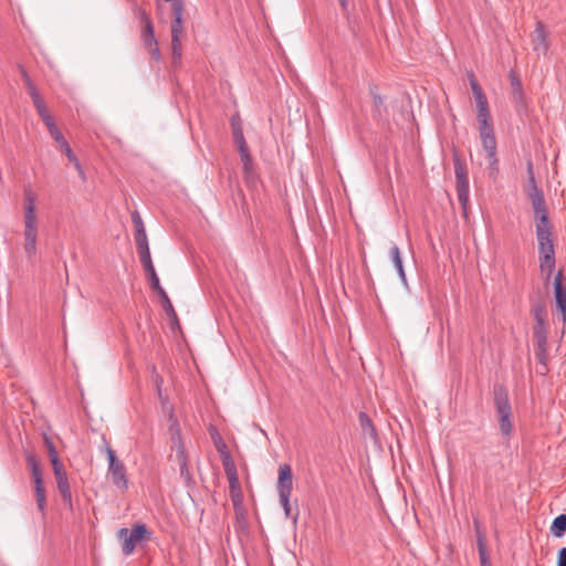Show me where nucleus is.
<instances>
[{
	"mask_svg": "<svg viewBox=\"0 0 566 566\" xmlns=\"http://www.w3.org/2000/svg\"><path fill=\"white\" fill-rule=\"evenodd\" d=\"M132 219L135 227V241L140 263L143 264L146 274L156 272L151 261L148 239L143 220L137 212L132 216Z\"/></svg>",
	"mask_w": 566,
	"mask_h": 566,
	"instance_id": "obj_1",
	"label": "nucleus"
},
{
	"mask_svg": "<svg viewBox=\"0 0 566 566\" xmlns=\"http://www.w3.org/2000/svg\"><path fill=\"white\" fill-rule=\"evenodd\" d=\"M452 160L454 166L458 200L462 206L463 210H465L469 201V177L467 164L461 158L459 151L455 149H453L452 151Z\"/></svg>",
	"mask_w": 566,
	"mask_h": 566,
	"instance_id": "obj_2",
	"label": "nucleus"
},
{
	"mask_svg": "<svg viewBox=\"0 0 566 566\" xmlns=\"http://www.w3.org/2000/svg\"><path fill=\"white\" fill-rule=\"evenodd\" d=\"M151 533L148 531L145 524H136L130 530L120 528L117 533L118 538L123 542L122 552L128 556L133 554L137 544L144 539L148 541Z\"/></svg>",
	"mask_w": 566,
	"mask_h": 566,
	"instance_id": "obj_3",
	"label": "nucleus"
},
{
	"mask_svg": "<svg viewBox=\"0 0 566 566\" xmlns=\"http://www.w3.org/2000/svg\"><path fill=\"white\" fill-rule=\"evenodd\" d=\"M494 406L501 433L507 437L513 430V424L511 421L512 406L506 391H495Z\"/></svg>",
	"mask_w": 566,
	"mask_h": 566,
	"instance_id": "obj_4",
	"label": "nucleus"
},
{
	"mask_svg": "<svg viewBox=\"0 0 566 566\" xmlns=\"http://www.w3.org/2000/svg\"><path fill=\"white\" fill-rule=\"evenodd\" d=\"M106 454L108 460L107 473L113 484L122 492H126L129 488V480L125 464L118 460L115 451L111 447L106 448Z\"/></svg>",
	"mask_w": 566,
	"mask_h": 566,
	"instance_id": "obj_5",
	"label": "nucleus"
},
{
	"mask_svg": "<svg viewBox=\"0 0 566 566\" xmlns=\"http://www.w3.org/2000/svg\"><path fill=\"white\" fill-rule=\"evenodd\" d=\"M555 298V315L563 325L566 324V275L563 269H559L554 276L553 282Z\"/></svg>",
	"mask_w": 566,
	"mask_h": 566,
	"instance_id": "obj_6",
	"label": "nucleus"
},
{
	"mask_svg": "<svg viewBox=\"0 0 566 566\" xmlns=\"http://www.w3.org/2000/svg\"><path fill=\"white\" fill-rule=\"evenodd\" d=\"M27 464L31 471V475L34 482V490H35V499L38 509L41 513H44L45 505H46V499H45V489L43 484L42 479V471L41 465L33 454H27Z\"/></svg>",
	"mask_w": 566,
	"mask_h": 566,
	"instance_id": "obj_7",
	"label": "nucleus"
},
{
	"mask_svg": "<svg viewBox=\"0 0 566 566\" xmlns=\"http://www.w3.org/2000/svg\"><path fill=\"white\" fill-rule=\"evenodd\" d=\"M52 468L61 497L63 502L69 505L70 510H72V491L64 465L63 463H59L56 465H52Z\"/></svg>",
	"mask_w": 566,
	"mask_h": 566,
	"instance_id": "obj_8",
	"label": "nucleus"
},
{
	"mask_svg": "<svg viewBox=\"0 0 566 566\" xmlns=\"http://www.w3.org/2000/svg\"><path fill=\"white\" fill-rule=\"evenodd\" d=\"M21 76L23 78L24 86H25L41 119L44 118L45 116H50L51 114L49 113L43 98L41 97L40 93L38 92L35 85L32 82L31 77L29 76L28 72L23 67H21Z\"/></svg>",
	"mask_w": 566,
	"mask_h": 566,
	"instance_id": "obj_9",
	"label": "nucleus"
},
{
	"mask_svg": "<svg viewBox=\"0 0 566 566\" xmlns=\"http://www.w3.org/2000/svg\"><path fill=\"white\" fill-rule=\"evenodd\" d=\"M224 473L229 482L230 496L234 505L242 502V490L239 481L238 470L235 463L223 467Z\"/></svg>",
	"mask_w": 566,
	"mask_h": 566,
	"instance_id": "obj_10",
	"label": "nucleus"
},
{
	"mask_svg": "<svg viewBox=\"0 0 566 566\" xmlns=\"http://www.w3.org/2000/svg\"><path fill=\"white\" fill-rule=\"evenodd\" d=\"M277 494L292 495L293 491V473L290 464L284 463L279 467V478L276 483Z\"/></svg>",
	"mask_w": 566,
	"mask_h": 566,
	"instance_id": "obj_11",
	"label": "nucleus"
},
{
	"mask_svg": "<svg viewBox=\"0 0 566 566\" xmlns=\"http://www.w3.org/2000/svg\"><path fill=\"white\" fill-rule=\"evenodd\" d=\"M209 433H210L211 440L220 455L222 467L233 464L234 461L232 459V455L227 447V443L224 442L223 438L219 433L218 429L211 424L209 427Z\"/></svg>",
	"mask_w": 566,
	"mask_h": 566,
	"instance_id": "obj_12",
	"label": "nucleus"
},
{
	"mask_svg": "<svg viewBox=\"0 0 566 566\" xmlns=\"http://www.w3.org/2000/svg\"><path fill=\"white\" fill-rule=\"evenodd\" d=\"M548 33L545 29L543 22L538 21L536 23L535 30L532 33V46L534 52L537 54H546L549 49V43L547 40Z\"/></svg>",
	"mask_w": 566,
	"mask_h": 566,
	"instance_id": "obj_13",
	"label": "nucleus"
},
{
	"mask_svg": "<svg viewBox=\"0 0 566 566\" xmlns=\"http://www.w3.org/2000/svg\"><path fill=\"white\" fill-rule=\"evenodd\" d=\"M36 221H24V251L29 258L36 252Z\"/></svg>",
	"mask_w": 566,
	"mask_h": 566,
	"instance_id": "obj_14",
	"label": "nucleus"
},
{
	"mask_svg": "<svg viewBox=\"0 0 566 566\" xmlns=\"http://www.w3.org/2000/svg\"><path fill=\"white\" fill-rule=\"evenodd\" d=\"M533 342L536 345V355L542 361L547 355V328L546 325L533 326Z\"/></svg>",
	"mask_w": 566,
	"mask_h": 566,
	"instance_id": "obj_15",
	"label": "nucleus"
},
{
	"mask_svg": "<svg viewBox=\"0 0 566 566\" xmlns=\"http://www.w3.org/2000/svg\"><path fill=\"white\" fill-rule=\"evenodd\" d=\"M358 422H359V427L361 429L363 437L365 439L368 438L371 441L377 442L378 441L377 430L375 428L373 420L369 418V416L366 412L360 411L358 413Z\"/></svg>",
	"mask_w": 566,
	"mask_h": 566,
	"instance_id": "obj_16",
	"label": "nucleus"
},
{
	"mask_svg": "<svg viewBox=\"0 0 566 566\" xmlns=\"http://www.w3.org/2000/svg\"><path fill=\"white\" fill-rule=\"evenodd\" d=\"M158 396H159V400L163 406V410L168 416L170 432H175L179 436L180 430H179L178 419L174 412L172 406L169 403L168 396L166 394H164L163 391H158Z\"/></svg>",
	"mask_w": 566,
	"mask_h": 566,
	"instance_id": "obj_17",
	"label": "nucleus"
},
{
	"mask_svg": "<svg viewBox=\"0 0 566 566\" xmlns=\"http://www.w3.org/2000/svg\"><path fill=\"white\" fill-rule=\"evenodd\" d=\"M177 461L180 468L181 478L184 479L185 483L190 486L193 483V478L189 470L188 457L182 443L177 450Z\"/></svg>",
	"mask_w": 566,
	"mask_h": 566,
	"instance_id": "obj_18",
	"label": "nucleus"
},
{
	"mask_svg": "<svg viewBox=\"0 0 566 566\" xmlns=\"http://www.w3.org/2000/svg\"><path fill=\"white\" fill-rule=\"evenodd\" d=\"M140 18H142V21L145 23V28H144V31H143V34H142V40L144 42V44L146 46H153V45H157V40L155 38V33H154V25H153V22L149 18V15L146 13V11H140Z\"/></svg>",
	"mask_w": 566,
	"mask_h": 566,
	"instance_id": "obj_19",
	"label": "nucleus"
},
{
	"mask_svg": "<svg viewBox=\"0 0 566 566\" xmlns=\"http://www.w3.org/2000/svg\"><path fill=\"white\" fill-rule=\"evenodd\" d=\"M230 125H231L233 142L237 146V149L248 146L244 135H243L242 123L238 115H233L231 117Z\"/></svg>",
	"mask_w": 566,
	"mask_h": 566,
	"instance_id": "obj_20",
	"label": "nucleus"
},
{
	"mask_svg": "<svg viewBox=\"0 0 566 566\" xmlns=\"http://www.w3.org/2000/svg\"><path fill=\"white\" fill-rule=\"evenodd\" d=\"M389 256H390V260H391L395 269L397 270L400 281L403 284H407V276H406V272L403 269L401 252H400V249L396 244L390 248Z\"/></svg>",
	"mask_w": 566,
	"mask_h": 566,
	"instance_id": "obj_21",
	"label": "nucleus"
},
{
	"mask_svg": "<svg viewBox=\"0 0 566 566\" xmlns=\"http://www.w3.org/2000/svg\"><path fill=\"white\" fill-rule=\"evenodd\" d=\"M172 22H171V29H175L176 32H184V22H182V14H184V3L181 0H172Z\"/></svg>",
	"mask_w": 566,
	"mask_h": 566,
	"instance_id": "obj_22",
	"label": "nucleus"
},
{
	"mask_svg": "<svg viewBox=\"0 0 566 566\" xmlns=\"http://www.w3.org/2000/svg\"><path fill=\"white\" fill-rule=\"evenodd\" d=\"M24 221H36L35 197L30 189L24 190Z\"/></svg>",
	"mask_w": 566,
	"mask_h": 566,
	"instance_id": "obj_23",
	"label": "nucleus"
},
{
	"mask_svg": "<svg viewBox=\"0 0 566 566\" xmlns=\"http://www.w3.org/2000/svg\"><path fill=\"white\" fill-rule=\"evenodd\" d=\"M370 95L373 97L374 116L381 119L387 114V106L384 103L382 97L377 93V88L370 87Z\"/></svg>",
	"mask_w": 566,
	"mask_h": 566,
	"instance_id": "obj_24",
	"label": "nucleus"
},
{
	"mask_svg": "<svg viewBox=\"0 0 566 566\" xmlns=\"http://www.w3.org/2000/svg\"><path fill=\"white\" fill-rule=\"evenodd\" d=\"M182 32H176L175 29H171V50H172V63L177 64L181 62L182 55V45H181V36Z\"/></svg>",
	"mask_w": 566,
	"mask_h": 566,
	"instance_id": "obj_25",
	"label": "nucleus"
},
{
	"mask_svg": "<svg viewBox=\"0 0 566 566\" xmlns=\"http://www.w3.org/2000/svg\"><path fill=\"white\" fill-rule=\"evenodd\" d=\"M238 151L240 154V158L242 161L243 174L248 178L253 172V160L249 147L245 146L243 148L238 149Z\"/></svg>",
	"mask_w": 566,
	"mask_h": 566,
	"instance_id": "obj_26",
	"label": "nucleus"
},
{
	"mask_svg": "<svg viewBox=\"0 0 566 566\" xmlns=\"http://www.w3.org/2000/svg\"><path fill=\"white\" fill-rule=\"evenodd\" d=\"M531 314L535 321L534 325H546V308L541 303H535L531 307Z\"/></svg>",
	"mask_w": 566,
	"mask_h": 566,
	"instance_id": "obj_27",
	"label": "nucleus"
},
{
	"mask_svg": "<svg viewBox=\"0 0 566 566\" xmlns=\"http://www.w3.org/2000/svg\"><path fill=\"white\" fill-rule=\"evenodd\" d=\"M551 532L556 537H562L566 532V514L556 516L551 525Z\"/></svg>",
	"mask_w": 566,
	"mask_h": 566,
	"instance_id": "obj_28",
	"label": "nucleus"
},
{
	"mask_svg": "<svg viewBox=\"0 0 566 566\" xmlns=\"http://www.w3.org/2000/svg\"><path fill=\"white\" fill-rule=\"evenodd\" d=\"M556 256L539 258V269L546 273L545 280L548 281L555 270Z\"/></svg>",
	"mask_w": 566,
	"mask_h": 566,
	"instance_id": "obj_29",
	"label": "nucleus"
},
{
	"mask_svg": "<svg viewBox=\"0 0 566 566\" xmlns=\"http://www.w3.org/2000/svg\"><path fill=\"white\" fill-rule=\"evenodd\" d=\"M290 499H291V495H287V494L279 496L280 504L284 511L285 516L289 518H292L293 522L296 523L300 512H298V510H296L295 514H292Z\"/></svg>",
	"mask_w": 566,
	"mask_h": 566,
	"instance_id": "obj_30",
	"label": "nucleus"
},
{
	"mask_svg": "<svg viewBox=\"0 0 566 566\" xmlns=\"http://www.w3.org/2000/svg\"><path fill=\"white\" fill-rule=\"evenodd\" d=\"M511 85H512L513 101L518 105L524 104V93H523L521 82L516 77H513Z\"/></svg>",
	"mask_w": 566,
	"mask_h": 566,
	"instance_id": "obj_31",
	"label": "nucleus"
},
{
	"mask_svg": "<svg viewBox=\"0 0 566 566\" xmlns=\"http://www.w3.org/2000/svg\"><path fill=\"white\" fill-rule=\"evenodd\" d=\"M528 198L534 212L546 206L543 191L528 192Z\"/></svg>",
	"mask_w": 566,
	"mask_h": 566,
	"instance_id": "obj_32",
	"label": "nucleus"
},
{
	"mask_svg": "<svg viewBox=\"0 0 566 566\" xmlns=\"http://www.w3.org/2000/svg\"><path fill=\"white\" fill-rule=\"evenodd\" d=\"M473 525L476 537L478 551L486 548L485 534L482 531L480 521L478 518H473Z\"/></svg>",
	"mask_w": 566,
	"mask_h": 566,
	"instance_id": "obj_33",
	"label": "nucleus"
},
{
	"mask_svg": "<svg viewBox=\"0 0 566 566\" xmlns=\"http://www.w3.org/2000/svg\"><path fill=\"white\" fill-rule=\"evenodd\" d=\"M469 80H470V86H471V90H472V93H473V96H474V99L475 102L476 101H482V99H485L486 96L482 90V87L480 86V84L478 83L476 78L474 77V74L471 73L469 75Z\"/></svg>",
	"mask_w": 566,
	"mask_h": 566,
	"instance_id": "obj_34",
	"label": "nucleus"
},
{
	"mask_svg": "<svg viewBox=\"0 0 566 566\" xmlns=\"http://www.w3.org/2000/svg\"><path fill=\"white\" fill-rule=\"evenodd\" d=\"M526 172H527V179H528V192L542 191L537 187L535 176H534L533 163L531 159L526 161Z\"/></svg>",
	"mask_w": 566,
	"mask_h": 566,
	"instance_id": "obj_35",
	"label": "nucleus"
},
{
	"mask_svg": "<svg viewBox=\"0 0 566 566\" xmlns=\"http://www.w3.org/2000/svg\"><path fill=\"white\" fill-rule=\"evenodd\" d=\"M536 239H537L538 245L546 244V243H554L553 229L538 228V231H536Z\"/></svg>",
	"mask_w": 566,
	"mask_h": 566,
	"instance_id": "obj_36",
	"label": "nucleus"
},
{
	"mask_svg": "<svg viewBox=\"0 0 566 566\" xmlns=\"http://www.w3.org/2000/svg\"><path fill=\"white\" fill-rule=\"evenodd\" d=\"M481 144L486 153V156L497 154V143L495 136L481 139Z\"/></svg>",
	"mask_w": 566,
	"mask_h": 566,
	"instance_id": "obj_37",
	"label": "nucleus"
},
{
	"mask_svg": "<svg viewBox=\"0 0 566 566\" xmlns=\"http://www.w3.org/2000/svg\"><path fill=\"white\" fill-rule=\"evenodd\" d=\"M475 104H476V108H478L476 118H491L492 117L488 98L482 99V101H476Z\"/></svg>",
	"mask_w": 566,
	"mask_h": 566,
	"instance_id": "obj_38",
	"label": "nucleus"
},
{
	"mask_svg": "<svg viewBox=\"0 0 566 566\" xmlns=\"http://www.w3.org/2000/svg\"><path fill=\"white\" fill-rule=\"evenodd\" d=\"M160 304H161V307L165 311L166 315L171 321V327L174 326V324L179 325L177 313L170 302V298L164 301V303H160Z\"/></svg>",
	"mask_w": 566,
	"mask_h": 566,
	"instance_id": "obj_39",
	"label": "nucleus"
},
{
	"mask_svg": "<svg viewBox=\"0 0 566 566\" xmlns=\"http://www.w3.org/2000/svg\"><path fill=\"white\" fill-rule=\"evenodd\" d=\"M61 150L66 155V157L69 158V160L71 163L74 164L75 168L82 172V167H81V164L78 161V159L76 158V156L74 155L73 150L71 149L69 143H64L62 146H60Z\"/></svg>",
	"mask_w": 566,
	"mask_h": 566,
	"instance_id": "obj_40",
	"label": "nucleus"
},
{
	"mask_svg": "<svg viewBox=\"0 0 566 566\" xmlns=\"http://www.w3.org/2000/svg\"><path fill=\"white\" fill-rule=\"evenodd\" d=\"M486 159H488V164H489L490 177L495 178L499 174L497 154L486 156Z\"/></svg>",
	"mask_w": 566,
	"mask_h": 566,
	"instance_id": "obj_41",
	"label": "nucleus"
},
{
	"mask_svg": "<svg viewBox=\"0 0 566 566\" xmlns=\"http://www.w3.org/2000/svg\"><path fill=\"white\" fill-rule=\"evenodd\" d=\"M539 258L555 256L554 243L538 245Z\"/></svg>",
	"mask_w": 566,
	"mask_h": 566,
	"instance_id": "obj_42",
	"label": "nucleus"
},
{
	"mask_svg": "<svg viewBox=\"0 0 566 566\" xmlns=\"http://www.w3.org/2000/svg\"><path fill=\"white\" fill-rule=\"evenodd\" d=\"M535 227L536 231H538V228L553 229L548 214H543L539 216V218H535Z\"/></svg>",
	"mask_w": 566,
	"mask_h": 566,
	"instance_id": "obj_43",
	"label": "nucleus"
},
{
	"mask_svg": "<svg viewBox=\"0 0 566 566\" xmlns=\"http://www.w3.org/2000/svg\"><path fill=\"white\" fill-rule=\"evenodd\" d=\"M148 275V279H149V284H150V287L154 292L158 291L160 287H163L160 285V281H159V277L157 275L156 272H153V273H149L147 274Z\"/></svg>",
	"mask_w": 566,
	"mask_h": 566,
	"instance_id": "obj_44",
	"label": "nucleus"
},
{
	"mask_svg": "<svg viewBox=\"0 0 566 566\" xmlns=\"http://www.w3.org/2000/svg\"><path fill=\"white\" fill-rule=\"evenodd\" d=\"M50 135L60 146L67 142L57 127L52 129V132H50Z\"/></svg>",
	"mask_w": 566,
	"mask_h": 566,
	"instance_id": "obj_45",
	"label": "nucleus"
},
{
	"mask_svg": "<svg viewBox=\"0 0 566 566\" xmlns=\"http://www.w3.org/2000/svg\"><path fill=\"white\" fill-rule=\"evenodd\" d=\"M478 552H479V558H480L481 566H492L490 556L488 553V548L480 549Z\"/></svg>",
	"mask_w": 566,
	"mask_h": 566,
	"instance_id": "obj_46",
	"label": "nucleus"
},
{
	"mask_svg": "<svg viewBox=\"0 0 566 566\" xmlns=\"http://www.w3.org/2000/svg\"><path fill=\"white\" fill-rule=\"evenodd\" d=\"M479 135H480V139H484L486 137H493L495 136V133H494V125L493 126H490L488 128H482L479 130Z\"/></svg>",
	"mask_w": 566,
	"mask_h": 566,
	"instance_id": "obj_47",
	"label": "nucleus"
},
{
	"mask_svg": "<svg viewBox=\"0 0 566 566\" xmlns=\"http://www.w3.org/2000/svg\"><path fill=\"white\" fill-rule=\"evenodd\" d=\"M476 120H478V130L493 126L492 117L491 118H476Z\"/></svg>",
	"mask_w": 566,
	"mask_h": 566,
	"instance_id": "obj_48",
	"label": "nucleus"
},
{
	"mask_svg": "<svg viewBox=\"0 0 566 566\" xmlns=\"http://www.w3.org/2000/svg\"><path fill=\"white\" fill-rule=\"evenodd\" d=\"M49 458H50V461H51L52 465H56L59 463H62L60 458H59V453L56 451V448H52V450L49 451Z\"/></svg>",
	"mask_w": 566,
	"mask_h": 566,
	"instance_id": "obj_49",
	"label": "nucleus"
},
{
	"mask_svg": "<svg viewBox=\"0 0 566 566\" xmlns=\"http://www.w3.org/2000/svg\"><path fill=\"white\" fill-rule=\"evenodd\" d=\"M557 566H566V547H562L558 551Z\"/></svg>",
	"mask_w": 566,
	"mask_h": 566,
	"instance_id": "obj_50",
	"label": "nucleus"
},
{
	"mask_svg": "<svg viewBox=\"0 0 566 566\" xmlns=\"http://www.w3.org/2000/svg\"><path fill=\"white\" fill-rule=\"evenodd\" d=\"M43 123L45 124L49 133L52 132V129L56 128V124L53 119V117L50 115V116H45L44 118H42Z\"/></svg>",
	"mask_w": 566,
	"mask_h": 566,
	"instance_id": "obj_51",
	"label": "nucleus"
},
{
	"mask_svg": "<svg viewBox=\"0 0 566 566\" xmlns=\"http://www.w3.org/2000/svg\"><path fill=\"white\" fill-rule=\"evenodd\" d=\"M156 293L158 294V296L160 298V303H164V301L169 298L168 294L166 293V291L163 287H160L158 291H156Z\"/></svg>",
	"mask_w": 566,
	"mask_h": 566,
	"instance_id": "obj_52",
	"label": "nucleus"
},
{
	"mask_svg": "<svg viewBox=\"0 0 566 566\" xmlns=\"http://www.w3.org/2000/svg\"><path fill=\"white\" fill-rule=\"evenodd\" d=\"M153 374H154L153 377L155 378V381H156V387H157V389H160L163 380L159 377V375L156 374L155 367H153Z\"/></svg>",
	"mask_w": 566,
	"mask_h": 566,
	"instance_id": "obj_53",
	"label": "nucleus"
},
{
	"mask_svg": "<svg viewBox=\"0 0 566 566\" xmlns=\"http://www.w3.org/2000/svg\"><path fill=\"white\" fill-rule=\"evenodd\" d=\"M345 15H348V0H338Z\"/></svg>",
	"mask_w": 566,
	"mask_h": 566,
	"instance_id": "obj_54",
	"label": "nucleus"
},
{
	"mask_svg": "<svg viewBox=\"0 0 566 566\" xmlns=\"http://www.w3.org/2000/svg\"><path fill=\"white\" fill-rule=\"evenodd\" d=\"M543 214H548L546 206L544 208H542L541 210H537L534 212L535 218H539V216H543Z\"/></svg>",
	"mask_w": 566,
	"mask_h": 566,
	"instance_id": "obj_55",
	"label": "nucleus"
},
{
	"mask_svg": "<svg viewBox=\"0 0 566 566\" xmlns=\"http://www.w3.org/2000/svg\"><path fill=\"white\" fill-rule=\"evenodd\" d=\"M46 447H48V451L52 450V448H55L53 442L49 439H46Z\"/></svg>",
	"mask_w": 566,
	"mask_h": 566,
	"instance_id": "obj_56",
	"label": "nucleus"
},
{
	"mask_svg": "<svg viewBox=\"0 0 566 566\" xmlns=\"http://www.w3.org/2000/svg\"><path fill=\"white\" fill-rule=\"evenodd\" d=\"M46 447H48V451L52 450V448H55L53 442L49 439H46Z\"/></svg>",
	"mask_w": 566,
	"mask_h": 566,
	"instance_id": "obj_57",
	"label": "nucleus"
}]
</instances>
